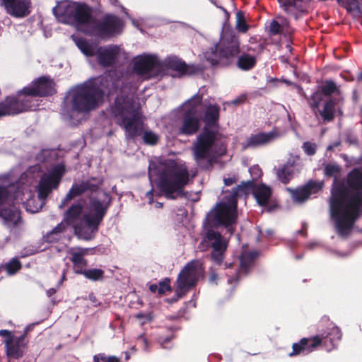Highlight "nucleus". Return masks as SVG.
Segmentation results:
<instances>
[{"label":"nucleus","mask_w":362,"mask_h":362,"mask_svg":"<svg viewBox=\"0 0 362 362\" xmlns=\"http://www.w3.org/2000/svg\"><path fill=\"white\" fill-rule=\"evenodd\" d=\"M331 220L340 235H347L354 222L362 215V170L354 169L346 184L334 182L329 199Z\"/></svg>","instance_id":"obj_1"},{"label":"nucleus","mask_w":362,"mask_h":362,"mask_svg":"<svg viewBox=\"0 0 362 362\" xmlns=\"http://www.w3.org/2000/svg\"><path fill=\"white\" fill-rule=\"evenodd\" d=\"M65 173L64 165L59 164L54 166L45 173L37 187L38 194L35 197L31 187L27 184L17 185H7L0 181V205L4 203L23 204L26 210L31 213H36L45 204V200L49 193L58 187L62 176Z\"/></svg>","instance_id":"obj_2"},{"label":"nucleus","mask_w":362,"mask_h":362,"mask_svg":"<svg viewBox=\"0 0 362 362\" xmlns=\"http://www.w3.org/2000/svg\"><path fill=\"white\" fill-rule=\"evenodd\" d=\"M110 202L109 194L104 191H98L95 197H90L83 214L80 204H74L65 213L64 221L74 228L79 238L91 240L98 230V226L107 212Z\"/></svg>","instance_id":"obj_3"},{"label":"nucleus","mask_w":362,"mask_h":362,"mask_svg":"<svg viewBox=\"0 0 362 362\" xmlns=\"http://www.w3.org/2000/svg\"><path fill=\"white\" fill-rule=\"evenodd\" d=\"M154 175L158 176V186L168 199H175L182 195L183 188L195 176L191 177L185 163L168 160L153 169L149 166V179L152 182Z\"/></svg>","instance_id":"obj_4"},{"label":"nucleus","mask_w":362,"mask_h":362,"mask_svg":"<svg viewBox=\"0 0 362 362\" xmlns=\"http://www.w3.org/2000/svg\"><path fill=\"white\" fill-rule=\"evenodd\" d=\"M117 86V81L109 74L105 77L96 78L72 88L66 96V103L71 106L73 112H89L99 105L105 89H114Z\"/></svg>","instance_id":"obj_5"},{"label":"nucleus","mask_w":362,"mask_h":362,"mask_svg":"<svg viewBox=\"0 0 362 362\" xmlns=\"http://www.w3.org/2000/svg\"><path fill=\"white\" fill-rule=\"evenodd\" d=\"M219 116V107L210 105L207 107L204 116L206 127L203 132L198 136L197 141L192 148L194 156L199 165L203 160L211 163L217 157L223 155L226 151L225 141L218 133L210 132L208 127L215 125Z\"/></svg>","instance_id":"obj_6"},{"label":"nucleus","mask_w":362,"mask_h":362,"mask_svg":"<svg viewBox=\"0 0 362 362\" xmlns=\"http://www.w3.org/2000/svg\"><path fill=\"white\" fill-rule=\"evenodd\" d=\"M112 112L117 124L124 129L127 138L135 137L142 129L140 107L133 93L117 96Z\"/></svg>","instance_id":"obj_7"},{"label":"nucleus","mask_w":362,"mask_h":362,"mask_svg":"<svg viewBox=\"0 0 362 362\" xmlns=\"http://www.w3.org/2000/svg\"><path fill=\"white\" fill-rule=\"evenodd\" d=\"M252 182H247L237 186L233 193L223 199L207 214L206 220L214 226H224L230 234L234 231L233 225L237 219V197L247 194Z\"/></svg>","instance_id":"obj_8"},{"label":"nucleus","mask_w":362,"mask_h":362,"mask_svg":"<svg viewBox=\"0 0 362 362\" xmlns=\"http://www.w3.org/2000/svg\"><path fill=\"white\" fill-rule=\"evenodd\" d=\"M202 96L197 94L180 106L182 117L177 130L179 134L190 136L199 129L202 119Z\"/></svg>","instance_id":"obj_9"},{"label":"nucleus","mask_w":362,"mask_h":362,"mask_svg":"<svg viewBox=\"0 0 362 362\" xmlns=\"http://www.w3.org/2000/svg\"><path fill=\"white\" fill-rule=\"evenodd\" d=\"M53 13L59 21L67 24L76 23L86 28L90 21V11L87 6L67 0L59 2L53 8Z\"/></svg>","instance_id":"obj_10"},{"label":"nucleus","mask_w":362,"mask_h":362,"mask_svg":"<svg viewBox=\"0 0 362 362\" xmlns=\"http://www.w3.org/2000/svg\"><path fill=\"white\" fill-rule=\"evenodd\" d=\"M76 45L80 50L86 56L97 54L99 64L106 67L112 66L122 58H125V52L119 46L109 45L98 47L93 42H90L83 39H78Z\"/></svg>","instance_id":"obj_11"},{"label":"nucleus","mask_w":362,"mask_h":362,"mask_svg":"<svg viewBox=\"0 0 362 362\" xmlns=\"http://www.w3.org/2000/svg\"><path fill=\"white\" fill-rule=\"evenodd\" d=\"M240 42L230 32H224L220 41L214 47L204 53V57L212 65L222 63L237 55L240 52Z\"/></svg>","instance_id":"obj_12"},{"label":"nucleus","mask_w":362,"mask_h":362,"mask_svg":"<svg viewBox=\"0 0 362 362\" xmlns=\"http://www.w3.org/2000/svg\"><path fill=\"white\" fill-rule=\"evenodd\" d=\"M337 90L336 85L331 81H327L321 88V91L315 92L310 103L314 112L319 114L326 120H331L334 117V106L335 103L332 99L325 100L322 110L320 109V104L325 100V98L332 95Z\"/></svg>","instance_id":"obj_13"},{"label":"nucleus","mask_w":362,"mask_h":362,"mask_svg":"<svg viewBox=\"0 0 362 362\" xmlns=\"http://www.w3.org/2000/svg\"><path fill=\"white\" fill-rule=\"evenodd\" d=\"M204 267L199 260L188 263L180 273L177 280V294L181 297L187 291L194 286L203 277Z\"/></svg>","instance_id":"obj_14"},{"label":"nucleus","mask_w":362,"mask_h":362,"mask_svg":"<svg viewBox=\"0 0 362 362\" xmlns=\"http://www.w3.org/2000/svg\"><path fill=\"white\" fill-rule=\"evenodd\" d=\"M122 28V23L119 18L115 16H107L103 23H98L91 18L87 23L86 28H83L86 33L98 35L105 37L119 33Z\"/></svg>","instance_id":"obj_15"},{"label":"nucleus","mask_w":362,"mask_h":362,"mask_svg":"<svg viewBox=\"0 0 362 362\" xmlns=\"http://www.w3.org/2000/svg\"><path fill=\"white\" fill-rule=\"evenodd\" d=\"M209 245L212 248L211 259L220 265L224 259V254L228 245V240L223 238L221 233L213 230H209L204 238Z\"/></svg>","instance_id":"obj_16"},{"label":"nucleus","mask_w":362,"mask_h":362,"mask_svg":"<svg viewBox=\"0 0 362 362\" xmlns=\"http://www.w3.org/2000/svg\"><path fill=\"white\" fill-rule=\"evenodd\" d=\"M6 100L8 107L16 109V112H11V115H16L29 110H35L39 106L38 100L23 92V89L18 93L16 96L8 97Z\"/></svg>","instance_id":"obj_17"},{"label":"nucleus","mask_w":362,"mask_h":362,"mask_svg":"<svg viewBox=\"0 0 362 362\" xmlns=\"http://www.w3.org/2000/svg\"><path fill=\"white\" fill-rule=\"evenodd\" d=\"M0 336L4 338L6 353L8 356L18 358L23 356L25 347L24 336L15 337L6 329L0 330Z\"/></svg>","instance_id":"obj_18"},{"label":"nucleus","mask_w":362,"mask_h":362,"mask_svg":"<svg viewBox=\"0 0 362 362\" xmlns=\"http://www.w3.org/2000/svg\"><path fill=\"white\" fill-rule=\"evenodd\" d=\"M54 86V83L50 78L44 76L33 81L28 86L23 88V91L33 98L35 96L53 94L55 92Z\"/></svg>","instance_id":"obj_19"},{"label":"nucleus","mask_w":362,"mask_h":362,"mask_svg":"<svg viewBox=\"0 0 362 362\" xmlns=\"http://www.w3.org/2000/svg\"><path fill=\"white\" fill-rule=\"evenodd\" d=\"M300 170V158L297 154H289L286 163L276 171L278 179L284 184H287L295 173Z\"/></svg>","instance_id":"obj_20"},{"label":"nucleus","mask_w":362,"mask_h":362,"mask_svg":"<svg viewBox=\"0 0 362 362\" xmlns=\"http://www.w3.org/2000/svg\"><path fill=\"white\" fill-rule=\"evenodd\" d=\"M324 183L322 181H310L303 187L296 189L288 188L292 199L294 202L301 204L305 202L310 195L317 193L323 187Z\"/></svg>","instance_id":"obj_21"},{"label":"nucleus","mask_w":362,"mask_h":362,"mask_svg":"<svg viewBox=\"0 0 362 362\" xmlns=\"http://www.w3.org/2000/svg\"><path fill=\"white\" fill-rule=\"evenodd\" d=\"M100 185L101 181L95 178H91L86 181L82 182L80 184L74 185L66 194L62 204L59 205V207L63 208L68 202L71 201L75 197H77L85 192H96Z\"/></svg>","instance_id":"obj_22"},{"label":"nucleus","mask_w":362,"mask_h":362,"mask_svg":"<svg viewBox=\"0 0 362 362\" xmlns=\"http://www.w3.org/2000/svg\"><path fill=\"white\" fill-rule=\"evenodd\" d=\"M281 133L273 129L269 132H259L251 134L245 142L242 143L243 148H253L260 146L267 145L281 137Z\"/></svg>","instance_id":"obj_23"},{"label":"nucleus","mask_w":362,"mask_h":362,"mask_svg":"<svg viewBox=\"0 0 362 362\" xmlns=\"http://www.w3.org/2000/svg\"><path fill=\"white\" fill-rule=\"evenodd\" d=\"M161 64L157 57L153 55L142 54L136 57L134 60V70L139 75H146L151 71L159 70Z\"/></svg>","instance_id":"obj_24"},{"label":"nucleus","mask_w":362,"mask_h":362,"mask_svg":"<svg viewBox=\"0 0 362 362\" xmlns=\"http://www.w3.org/2000/svg\"><path fill=\"white\" fill-rule=\"evenodd\" d=\"M6 12L16 18H23L28 16L30 11V0H1Z\"/></svg>","instance_id":"obj_25"},{"label":"nucleus","mask_w":362,"mask_h":362,"mask_svg":"<svg viewBox=\"0 0 362 362\" xmlns=\"http://www.w3.org/2000/svg\"><path fill=\"white\" fill-rule=\"evenodd\" d=\"M321 343V339L319 337H315L312 339L303 338L299 343L293 344V352L289 354L290 356L299 354H308L314 351Z\"/></svg>","instance_id":"obj_26"},{"label":"nucleus","mask_w":362,"mask_h":362,"mask_svg":"<svg viewBox=\"0 0 362 362\" xmlns=\"http://www.w3.org/2000/svg\"><path fill=\"white\" fill-rule=\"evenodd\" d=\"M68 252L71 255L70 259L73 263L75 272L81 274L85 269L87 264L86 260L83 257L87 254L88 249L71 248Z\"/></svg>","instance_id":"obj_27"},{"label":"nucleus","mask_w":362,"mask_h":362,"mask_svg":"<svg viewBox=\"0 0 362 362\" xmlns=\"http://www.w3.org/2000/svg\"><path fill=\"white\" fill-rule=\"evenodd\" d=\"M162 66L176 71L180 75L189 73V67L187 64L175 56H170L165 58L162 62Z\"/></svg>","instance_id":"obj_28"},{"label":"nucleus","mask_w":362,"mask_h":362,"mask_svg":"<svg viewBox=\"0 0 362 362\" xmlns=\"http://www.w3.org/2000/svg\"><path fill=\"white\" fill-rule=\"evenodd\" d=\"M310 0H279L284 10L288 13H293L295 10L304 11Z\"/></svg>","instance_id":"obj_29"},{"label":"nucleus","mask_w":362,"mask_h":362,"mask_svg":"<svg viewBox=\"0 0 362 362\" xmlns=\"http://www.w3.org/2000/svg\"><path fill=\"white\" fill-rule=\"evenodd\" d=\"M269 32L273 35L280 33H289L290 30L288 21L281 16L276 17L270 23Z\"/></svg>","instance_id":"obj_30"},{"label":"nucleus","mask_w":362,"mask_h":362,"mask_svg":"<svg viewBox=\"0 0 362 362\" xmlns=\"http://www.w3.org/2000/svg\"><path fill=\"white\" fill-rule=\"evenodd\" d=\"M271 194V189L264 185H258L254 192L255 197L261 206H264L268 203Z\"/></svg>","instance_id":"obj_31"},{"label":"nucleus","mask_w":362,"mask_h":362,"mask_svg":"<svg viewBox=\"0 0 362 362\" xmlns=\"http://www.w3.org/2000/svg\"><path fill=\"white\" fill-rule=\"evenodd\" d=\"M257 62V59L255 56L247 53H243L238 58L237 66L242 70L247 71L252 69Z\"/></svg>","instance_id":"obj_32"},{"label":"nucleus","mask_w":362,"mask_h":362,"mask_svg":"<svg viewBox=\"0 0 362 362\" xmlns=\"http://www.w3.org/2000/svg\"><path fill=\"white\" fill-rule=\"evenodd\" d=\"M324 172L325 175L334 177V182L335 181L339 182L337 180V178L340 176L341 174V168L339 167V165L334 163H328L325 166Z\"/></svg>","instance_id":"obj_33"},{"label":"nucleus","mask_w":362,"mask_h":362,"mask_svg":"<svg viewBox=\"0 0 362 362\" xmlns=\"http://www.w3.org/2000/svg\"><path fill=\"white\" fill-rule=\"evenodd\" d=\"M0 214L8 222L17 224L20 221V214L16 209L12 210L2 209Z\"/></svg>","instance_id":"obj_34"},{"label":"nucleus","mask_w":362,"mask_h":362,"mask_svg":"<svg viewBox=\"0 0 362 362\" xmlns=\"http://www.w3.org/2000/svg\"><path fill=\"white\" fill-rule=\"evenodd\" d=\"M86 278L97 281L103 278L104 272L100 269H84L81 273Z\"/></svg>","instance_id":"obj_35"},{"label":"nucleus","mask_w":362,"mask_h":362,"mask_svg":"<svg viewBox=\"0 0 362 362\" xmlns=\"http://www.w3.org/2000/svg\"><path fill=\"white\" fill-rule=\"evenodd\" d=\"M257 255L256 252H252L246 254L243 253L240 257V268L242 270L247 271L251 265L252 259Z\"/></svg>","instance_id":"obj_36"},{"label":"nucleus","mask_w":362,"mask_h":362,"mask_svg":"<svg viewBox=\"0 0 362 362\" xmlns=\"http://www.w3.org/2000/svg\"><path fill=\"white\" fill-rule=\"evenodd\" d=\"M64 228L65 226L64 223H59L55 228L47 234V240L49 242L57 240L61 237L60 234L64 230Z\"/></svg>","instance_id":"obj_37"},{"label":"nucleus","mask_w":362,"mask_h":362,"mask_svg":"<svg viewBox=\"0 0 362 362\" xmlns=\"http://www.w3.org/2000/svg\"><path fill=\"white\" fill-rule=\"evenodd\" d=\"M21 267V262L17 259H13L6 265V271L8 274H13Z\"/></svg>","instance_id":"obj_38"},{"label":"nucleus","mask_w":362,"mask_h":362,"mask_svg":"<svg viewBox=\"0 0 362 362\" xmlns=\"http://www.w3.org/2000/svg\"><path fill=\"white\" fill-rule=\"evenodd\" d=\"M341 333L340 329L337 327L333 326L330 329V332L326 336L330 341L334 344L336 341H338L341 339Z\"/></svg>","instance_id":"obj_39"},{"label":"nucleus","mask_w":362,"mask_h":362,"mask_svg":"<svg viewBox=\"0 0 362 362\" xmlns=\"http://www.w3.org/2000/svg\"><path fill=\"white\" fill-rule=\"evenodd\" d=\"M143 139L146 144H155L158 141V136L151 131H146L144 133Z\"/></svg>","instance_id":"obj_40"},{"label":"nucleus","mask_w":362,"mask_h":362,"mask_svg":"<svg viewBox=\"0 0 362 362\" xmlns=\"http://www.w3.org/2000/svg\"><path fill=\"white\" fill-rule=\"evenodd\" d=\"M16 112V109H12L7 105L6 100L0 103V117L11 115V112Z\"/></svg>","instance_id":"obj_41"},{"label":"nucleus","mask_w":362,"mask_h":362,"mask_svg":"<svg viewBox=\"0 0 362 362\" xmlns=\"http://www.w3.org/2000/svg\"><path fill=\"white\" fill-rule=\"evenodd\" d=\"M135 317L140 322L141 325H144L148 322H151L153 319V316L151 313H139L135 315Z\"/></svg>","instance_id":"obj_42"},{"label":"nucleus","mask_w":362,"mask_h":362,"mask_svg":"<svg viewBox=\"0 0 362 362\" xmlns=\"http://www.w3.org/2000/svg\"><path fill=\"white\" fill-rule=\"evenodd\" d=\"M170 290V280L168 279H165L164 281L159 283L158 285V293L162 295L164 294L166 291Z\"/></svg>","instance_id":"obj_43"},{"label":"nucleus","mask_w":362,"mask_h":362,"mask_svg":"<svg viewBox=\"0 0 362 362\" xmlns=\"http://www.w3.org/2000/svg\"><path fill=\"white\" fill-rule=\"evenodd\" d=\"M303 148L306 154L312 156L315 153L316 145L310 142H305Z\"/></svg>","instance_id":"obj_44"},{"label":"nucleus","mask_w":362,"mask_h":362,"mask_svg":"<svg viewBox=\"0 0 362 362\" xmlns=\"http://www.w3.org/2000/svg\"><path fill=\"white\" fill-rule=\"evenodd\" d=\"M249 172L252 177V180H255L261 177L262 176V170L258 165H253L249 170Z\"/></svg>","instance_id":"obj_45"},{"label":"nucleus","mask_w":362,"mask_h":362,"mask_svg":"<svg viewBox=\"0 0 362 362\" xmlns=\"http://www.w3.org/2000/svg\"><path fill=\"white\" fill-rule=\"evenodd\" d=\"M241 18H242V16H241L240 13H238L237 14V18H238L237 28L239 30L244 33V32L247 31V27L246 23L244 22L243 20L241 19Z\"/></svg>","instance_id":"obj_46"},{"label":"nucleus","mask_w":362,"mask_h":362,"mask_svg":"<svg viewBox=\"0 0 362 362\" xmlns=\"http://www.w3.org/2000/svg\"><path fill=\"white\" fill-rule=\"evenodd\" d=\"M223 181L226 186H229L235 183L238 181V178L235 176H233L231 177L224 178Z\"/></svg>","instance_id":"obj_47"},{"label":"nucleus","mask_w":362,"mask_h":362,"mask_svg":"<svg viewBox=\"0 0 362 362\" xmlns=\"http://www.w3.org/2000/svg\"><path fill=\"white\" fill-rule=\"evenodd\" d=\"M339 1L345 6H353V8L357 5V0H339Z\"/></svg>","instance_id":"obj_48"},{"label":"nucleus","mask_w":362,"mask_h":362,"mask_svg":"<svg viewBox=\"0 0 362 362\" xmlns=\"http://www.w3.org/2000/svg\"><path fill=\"white\" fill-rule=\"evenodd\" d=\"M107 358L103 354L95 355L93 357L94 362H107Z\"/></svg>","instance_id":"obj_49"},{"label":"nucleus","mask_w":362,"mask_h":362,"mask_svg":"<svg viewBox=\"0 0 362 362\" xmlns=\"http://www.w3.org/2000/svg\"><path fill=\"white\" fill-rule=\"evenodd\" d=\"M150 291L153 293L158 292V285L152 284L150 286Z\"/></svg>","instance_id":"obj_50"},{"label":"nucleus","mask_w":362,"mask_h":362,"mask_svg":"<svg viewBox=\"0 0 362 362\" xmlns=\"http://www.w3.org/2000/svg\"><path fill=\"white\" fill-rule=\"evenodd\" d=\"M139 341H141L144 344V348L147 349V340L143 336H139Z\"/></svg>","instance_id":"obj_51"},{"label":"nucleus","mask_w":362,"mask_h":362,"mask_svg":"<svg viewBox=\"0 0 362 362\" xmlns=\"http://www.w3.org/2000/svg\"><path fill=\"white\" fill-rule=\"evenodd\" d=\"M107 362H119V361L118 358H117L114 356H110V357L107 358Z\"/></svg>","instance_id":"obj_52"},{"label":"nucleus","mask_w":362,"mask_h":362,"mask_svg":"<svg viewBox=\"0 0 362 362\" xmlns=\"http://www.w3.org/2000/svg\"><path fill=\"white\" fill-rule=\"evenodd\" d=\"M216 279H217V276L214 273H212L210 276V281L211 283H216Z\"/></svg>","instance_id":"obj_53"},{"label":"nucleus","mask_w":362,"mask_h":362,"mask_svg":"<svg viewBox=\"0 0 362 362\" xmlns=\"http://www.w3.org/2000/svg\"><path fill=\"white\" fill-rule=\"evenodd\" d=\"M56 293V289L50 288L47 291V293L49 296H51L52 294Z\"/></svg>","instance_id":"obj_54"},{"label":"nucleus","mask_w":362,"mask_h":362,"mask_svg":"<svg viewBox=\"0 0 362 362\" xmlns=\"http://www.w3.org/2000/svg\"><path fill=\"white\" fill-rule=\"evenodd\" d=\"M88 298L91 302L96 303V297L93 294H90Z\"/></svg>","instance_id":"obj_55"},{"label":"nucleus","mask_w":362,"mask_h":362,"mask_svg":"<svg viewBox=\"0 0 362 362\" xmlns=\"http://www.w3.org/2000/svg\"><path fill=\"white\" fill-rule=\"evenodd\" d=\"M132 22L133 23V25L136 27H138L139 26V24L137 23L136 21L134 20V19H132Z\"/></svg>","instance_id":"obj_56"},{"label":"nucleus","mask_w":362,"mask_h":362,"mask_svg":"<svg viewBox=\"0 0 362 362\" xmlns=\"http://www.w3.org/2000/svg\"><path fill=\"white\" fill-rule=\"evenodd\" d=\"M162 203H160V202H156V207H162Z\"/></svg>","instance_id":"obj_57"},{"label":"nucleus","mask_w":362,"mask_h":362,"mask_svg":"<svg viewBox=\"0 0 362 362\" xmlns=\"http://www.w3.org/2000/svg\"><path fill=\"white\" fill-rule=\"evenodd\" d=\"M65 279H66V276H65V271H64V272H63V274H62V281H61V282H62V281L65 280Z\"/></svg>","instance_id":"obj_58"},{"label":"nucleus","mask_w":362,"mask_h":362,"mask_svg":"<svg viewBox=\"0 0 362 362\" xmlns=\"http://www.w3.org/2000/svg\"><path fill=\"white\" fill-rule=\"evenodd\" d=\"M110 2L112 4H115V3L117 2V0H109Z\"/></svg>","instance_id":"obj_59"},{"label":"nucleus","mask_w":362,"mask_h":362,"mask_svg":"<svg viewBox=\"0 0 362 362\" xmlns=\"http://www.w3.org/2000/svg\"><path fill=\"white\" fill-rule=\"evenodd\" d=\"M228 281V283L231 284L233 281V279L232 278H229Z\"/></svg>","instance_id":"obj_60"},{"label":"nucleus","mask_w":362,"mask_h":362,"mask_svg":"<svg viewBox=\"0 0 362 362\" xmlns=\"http://www.w3.org/2000/svg\"><path fill=\"white\" fill-rule=\"evenodd\" d=\"M333 148V146L330 145L327 147V150H332Z\"/></svg>","instance_id":"obj_61"},{"label":"nucleus","mask_w":362,"mask_h":362,"mask_svg":"<svg viewBox=\"0 0 362 362\" xmlns=\"http://www.w3.org/2000/svg\"><path fill=\"white\" fill-rule=\"evenodd\" d=\"M129 358V355L127 353V354H126L125 359H126V360H128Z\"/></svg>","instance_id":"obj_62"},{"label":"nucleus","mask_w":362,"mask_h":362,"mask_svg":"<svg viewBox=\"0 0 362 362\" xmlns=\"http://www.w3.org/2000/svg\"><path fill=\"white\" fill-rule=\"evenodd\" d=\"M358 78L359 79H361L362 78V71H361V73L360 74L359 76H358Z\"/></svg>","instance_id":"obj_63"},{"label":"nucleus","mask_w":362,"mask_h":362,"mask_svg":"<svg viewBox=\"0 0 362 362\" xmlns=\"http://www.w3.org/2000/svg\"><path fill=\"white\" fill-rule=\"evenodd\" d=\"M238 103V100H233V101L232 102V103H233V104H237Z\"/></svg>","instance_id":"obj_64"}]
</instances>
